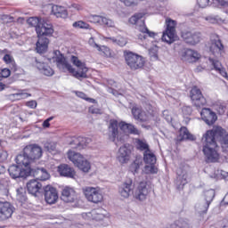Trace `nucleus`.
I'll return each instance as SVG.
<instances>
[{
	"label": "nucleus",
	"instance_id": "obj_38",
	"mask_svg": "<svg viewBox=\"0 0 228 228\" xmlns=\"http://www.w3.org/2000/svg\"><path fill=\"white\" fill-rule=\"evenodd\" d=\"M69 145H75L72 148L77 149V151H81L86 147V138L78 137L72 142H69Z\"/></svg>",
	"mask_w": 228,
	"mask_h": 228
},
{
	"label": "nucleus",
	"instance_id": "obj_1",
	"mask_svg": "<svg viewBox=\"0 0 228 228\" xmlns=\"http://www.w3.org/2000/svg\"><path fill=\"white\" fill-rule=\"evenodd\" d=\"M118 126L119 129H121L123 133H126L128 134H140V130H138L134 125L128 124L124 121H121L118 124V121L116 119H110L109 124V138L110 142H113L115 145H117V147L124 142V138H122L118 133Z\"/></svg>",
	"mask_w": 228,
	"mask_h": 228
},
{
	"label": "nucleus",
	"instance_id": "obj_44",
	"mask_svg": "<svg viewBox=\"0 0 228 228\" xmlns=\"http://www.w3.org/2000/svg\"><path fill=\"white\" fill-rule=\"evenodd\" d=\"M145 174H158L156 164H148L144 167Z\"/></svg>",
	"mask_w": 228,
	"mask_h": 228
},
{
	"label": "nucleus",
	"instance_id": "obj_28",
	"mask_svg": "<svg viewBox=\"0 0 228 228\" xmlns=\"http://www.w3.org/2000/svg\"><path fill=\"white\" fill-rule=\"evenodd\" d=\"M57 172L61 177H68L69 179H74L76 177V170H74L68 164H61L57 167Z\"/></svg>",
	"mask_w": 228,
	"mask_h": 228
},
{
	"label": "nucleus",
	"instance_id": "obj_55",
	"mask_svg": "<svg viewBox=\"0 0 228 228\" xmlns=\"http://www.w3.org/2000/svg\"><path fill=\"white\" fill-rule=\"evenodd\" d=\"M206 201H203L200 204L196 205V209H198L199 213H208V211H204V204Z\"/></svg>",
	"mask_w": 228,
	"mask_h": 228
},
{
	"label": "nucleus",
	"instance_id": "obj_14",
	"mask_svg": "<svg viewBox=\"0 0 228 228\" xmlns=\"http://www.w3.org/2000/svg\"><path fill=\"white\" fill-rule=\"evenodd\" d=\"M53 60L56 61L60 70H62V72H65V70H68V72H74V68H72V65L67 61V59H65V56H63L61 52L56 50L53 52Z\"/></svg>",
	"mask_w": 228,
	"mask_h": 228
},
{
	"label": "nucleus",
	"instance_id": "obj_6",
	"mask_svg": "<svg viewBox=\"0 0 228 228\" xmlns=\"http://www.w3.org/2000/svg\"><path fill=\"white\" fill-rule=\"evenodd\" d=\"M201 143L203 146L202 151L206 157L207 163H216V161H218L220 159L218 151L215 150L218 147V144L206 141H201Z\"/></svg>",
	"mask_w": 228,
	"mask_h": 228
},
{
	"label": "nucleus",
	"instance_id": "obj_4",
	"mask_svg": "<svg viewBox=\"0 0 228 228\" xmlns=\"http://www.w3.org/2000/svg\"><path fill=\"white\" fill-rule=\"evenodd\" d=\"M27 22L29 26L36 28L37 35H53L54 33L53 24L47 22L44 18L30 17Z\"/></svg>",
	"mask_w": 228,
	"mask_h": 228
},
{
	"label": "nucleus",
	"instance_id": "obj_26",
	"mask_svg": "<svg viewBox=\"0 0 228 228\" xmlns=\"http://www.w3.org/2000/svg\"><path fill=\"white\" fill-rule=\"evenodd\" d=\"M202 120L208 124V126H213L217 120L216 113H215L211 109L203 108L200 111Z\"/></svg>",
	"mask_w": 228,
	"mask_h": 228
},
{
	"label": "nucleus",
	"instance_id": "obj_64",
	"mask_svg": "<svg viewBox=\"0 0 228 228\" xmlns=\"http://www.w3.org/2000/svg\"><path fill=\"white\" fill-rule=\"evenodd\" d=\"M50 121L45 119L44 122H43V127L45 128H47V127H51V123H49Z\"/></svg>",
	"mask_w": 228,
	"mask_h": 228
},
{
	"label": "nucleus",
	"instance_id": "obj_13",
	"mask_svg": "<svg viewBox=\"0 0 228 228\" xmlns=\"http://www.w3.org/2000/svg\"><path fill=\"white\" fill-rule=\"evenodd\" d=\"M190 97L192 101V104H194L197 110H200V108L208 104V102L206 101V98L202 94V92L197 86H193L191 88L190 92Z\"/></svg>",
	"mask_w": 228,
	"mask_h": 228
},
{
	"label": "nucleus",
	"instance_id": "obj_63",
	"mask_svg": "<svg viewBox=\"0 0 228 228\" xmlns=\"http://www.w3.org/2000/svg\"><path fill=\"white\" fill-rule=\"evenodd\" d=\"M221 176L223 179H225V181H228V172L227 171H221Z\"/></svg>",
	"mask_w": 228,
	"mask_h": 228
},
{
	"label": "nucleus",
	"instance_id": "obj_61",
	"mask_svg": "<svg viewBox=\"0 0 228 228\" xmlns=\"http://www.w3.org/2000/svg\"><path fill=\"white\" fill-rule=\"evenodd\" d=\"M68 8H73L74 10H81V5L78 4H71L70 5L68 6Z\"/></svg>",
	"mask_w": 228,
	"mask_h": 228
},
{
	"label": "nucleus",
	"instance_id": "obj_11",
	"mask_svg": "<svg viewBox=\"0 0 228 228\" xmlns=\"http://www.w3.org/2000/svg\"><path fill=\"white\" fill-rule=\"evenodd\" d=\"M175 184L178 190H183L185 184H188L190 179V167L183 166L176 170Z\"/></svg>",
	"mask_w": 228,
	"mask_h": 228
},
{
	"label": "nucleus",
	"instance_id": "obj_52",
	"mask_svg": "<svg viewBox=\"0 0 228 228\" xmlns=\"http://www.w3.org/2000/svg\"><path fill=\"white\" fill-rule=\"evenodd\" d=\"M200 8H206L209 6V0H197Z\"/></svg>",
	"mask_w": 228,
	"mask_h": 228
},
{
	"label": "nucleus",
	"instance_id": "obj_41",
	"mask_svg": "<svg viewBox=\"0 0 228 228\" xmlns=\"http://www.w3.org/2000/svg\"><path fill=\"white\" fill-rule=\"evenodd\" d=\"M205 19L210 24H224V20H222V18H220V16L218 15H209L207 16Z\"/></svg>",
	"mask_w": 228,
	"mask_h": 228
},
{
	"label": "nucleus",
	"instance_id": "obj_10",
	"mask_svg": "<svg viewBox=\"0 0 228 228\" xmlns=\"http://www.w3.org/2000/svg\"><path fill=\"white\" fill-rule=\"evenodd\" d=\"M8 172L9 175H11L12 179H19L20 177H29V175H31V167H24L19 164L12 165L9 167Z\"/></svg>",
	"mask_w": 228,
	"mask_h": 228
},
{
	"label": "nucleus",
	"instance_id": "obj_42",
	"mask_svg": "<svg viewBox=\"0 0 228 228\" xmlns=\"http://www.w3.org/2000/svg\"><path fill=\"white\" fill-rule=\"evenodd\" d=\"M100 26H106V28H115V21L110 18L102 16Z\"/></svg>",
	"mask_w": 228,
	"mask_h": 228
},
{
	"label": "nucleus",
	"instance_id": "obj_48",
	"mask_svg": "<svg viewBox=\"0 0 228 228\" xmlns=\"http://www.w3.org/2000/svg\"><path fill=\"white\" fill-rule=\"evenodd\" d=\"M44 148L47 152H54V151H56V144L54 142H46L44 144Z\"/></svg>",
	"mask_w": 228,
	"mask_h": 228
},
{
	"label": "nucleus",
	"instance_id": "obj_29",
	"mask_svg": "<svg viewBox=\"0 0 228 228\" xmlns=\"http://www.w3.org/2000/svg\"><path fill=\"white\" fill-rule=\"evenodd\" d=\"M30 175L36 177V181H47L51 177L47 169L44 167H37L31 168L30 167Z\"/></svg>",
	"mask_w": 228,
	"mask_h": 228
},
{
	"label": "nucleus",
	"instance_id": "obj_22",
	"mask_svg": "<svg viewBox=\"0 0 228 228\" xmlns=\"http://www.w3.org/2000/svg\"><path fill=\"white\" fill-rule=\"evenodd\" d=\"M43 191L45 193V200L47 204H56L58 201V191L56 188L46 185L44 187Z\"/></svg>",
	"mask_w": 228,
	"mask_h": 228
},
{
	"label": "nucleus",
	"instance_id": "obj_54",
	"mask_svg": "<svg viewBox=\"0 0 228 228\" xmlns=\"http://www.w3.org/2000/svg\"><path fill=\"white\" fill-rule=\"evenodd\" d=\"M11 74H12V70H10V69H4L1 71L2 77H10Z\"/></svg>",
	"mask_w": 228,
	"mask_h": 228
},
{
	"label": "nucleus",
	"instance_id": "obj_39",
	"mask_svg": "<svg viewBox=\"0 0 228 228\" xmlns=\"http://www.w3.org/2000/svg\"><path fill=\"white\" fill-rule=\"evenodd\" d=\"M135 147L137 151H141L143 152H151V148L149 147V143L147 141L142 139H135Z\"/></svg>",
	"mask_w": 228,
	"mask_h": 228
},
{
	"label": "nucleus",
	"instance_id": "obj_24",
	"mask_svg": "<svg viewBox=\"0 0 228 228\" xmlns=\"http://www.w3.org/2000/svg\"><path fill=\"white\" fill-rule=\"evenodd\" d=\"M38 40L36 44V51L39 54L47 53L49 47V38L45 37H51V35H37Z\"/></svg>",
	"mask_w": 228,
	"mask_h": 228
},
{
	"label": "nucleus",
	"instance_id": "obj_27",
	"mask_svg": "<svg viewBox=\"0 0 228 228\" xmlns=\"http://www.w3.org/2000/svg\"><path fill=\"white\" fill-rule=\"evenodd\" d=\"M131 111L134 120H138V122H149V115H147V112L142 107L134 105L132 107Z\"/></svg>",
	"mask_w": 228,
	"mask_h": 228
},
{
	"label": "nucleus",
	"instance_id": "obj_35",
	"mask_svg": "<svg viewBox=\"0 0 228 228\" xmlns=\"http://www.w3.org/2000/svg\"><path fill=\"white\" fill-rule=\"evenodd\" d=\"M180 141L189 140L190 142H195V136L190 133L186 126H182L179 130Z\"/></svg>",
	"mask_w": 228,
	"mask_h": 228
},
{
	"label": "nucleus",
	"instance_id": "obj_56",
	"mask_svg": "<svg viewBox=\"0 0 228 228\" xmlns=\"http://www.w3.org/2000/svg\"><path fill=\"white\" fill-rule=\"evenodd\" d=\"M151 60H158V51L156 50H150V53H149Z\"/></svg>",
	"mask_w": 228,
	"mask_h": 228
},
{
	"label": "nucleus",
	"instance_id": "obj_33",
	"mask_svg": "<svg viewBox=\"0 0 228 228\" xmlns=\"http://www.w3.org/2000/svg\"><path fill=\"white\" fill-rule=\"evenodd\" d=\"M52 13L55 15L58 19H67L69 17V12L63 6L53 5L52 7Z\"/></svg>",
	"mask_w": 228,
	"mask_h": 228
},
{
	"label": "nucleus",
	"instance_id": "obj_53",
	"mask_svg": "<svg viewBox=\"0 0 228 228\" xmlns=\"http://www.w3.org/2000/svg\"><path fill=\"white\" fill-rule=\"evenodd\" d=\"M182 111H183V115L190 116V115H191L193 110L190 106H183Z\"/></svg>",
	"mask_w": 228,
	"mask_h": 228
},
{
	"label": "nucleus",
	"instance_id": "obj_57",
	"mask_svg": "<svg viewBox=\"0 0 228 228\" xmlns=\"http://www.w3.org/2000/svg\"><path fill=\"white\" fill-rule=\"evenodd\" d=\"M214 3H216V4H219V6H222V8H224L225 5L227 4L228 1H225V0H214Z\"/></svg>",
	"mask_w": 228,
	"mask_h": 228
},
{
	"label": "nucleus",
	"instance_id": "obj_60",
	"mask_svg": "<svg viewBox=\"0 0 228 228\" xmlns=\"http://www.w3.org/2000/svg\"><path fill=\"white\" fill-rule=\"evenodd\" d=\"M27 106L28 108H31L32 110H35V108H37V102L36 101L28 102Z\"/></svg>",
	"mask_w": 228,
	"mask_h": 228
},
{
	"label": "nucleus",
	"instance_id": "obj_62",
	"mask_svg": "<svg viewBox=\"0 0 228 228\" xmlns=\"http://www.w3.org/2000/svg\"><path fill=\"white\" fill-rule=\"evenodd\" d=\"M217 72H219V74H221L223 77H227V72L225 71V69H224V68L218 69Z\"/></svg>",
	"mask_w": 228,
	"mask_h": 228
},
{
	"label": "nucleus",
	"instance_id": "obj_21",
	"mask_svg": "<svg viewBox=\"0 0 228 228\" xmlns=\"http://www.w3.org/2000/svg\"><path fill=\"white\" fill-rule=\"evenodd\" d=\"M61 200L67 204L77 202V192L72 187H65L61 191Z\"/></svg>",
	"mask_w": 228,
	"mask_h": 228
},
{
	"label": "nucleus",
	"instance_id": "obj_43",
	"mask_svg": "<svg viewBox=\"0 0 228 228\" xmlns=\"http://www.w3.org/2000/svg\"><path fill=\"white\" fill-rule=\"evenodd\" d=\"M17 199L20 202H26V189L20 187L16 190Z\"/></svg>",
	"mask_w": 228,
	"mask_h": 228
},
{
	"label": "nucleus",
	"instance_id": "obj_7",
	"mask_svg": "<svg viewBox=\"0 0 228 228\" xmlns=\"http://www.w3.org/2000/svg\"><path fill=\"white\" fill-rule=\"evenodd\" d=\"M227 134L225 129L221 126H214L213 129L208 130L202 136L201 142L216 143V141L222 142V138Z\"/></svg>",
	"mask_w": 228,
	"mask_h": 228
},
{
	"label": "nucleus",
	"instance_id": "obj_5",
	"mask_svg": "<svg viewBox=\"0 0 228 228\" xmlns=\"http://www.w3.org/2000/svg\"><path fill=\"white\" fill-rule=\"evenodd\" d=\"M68 159L69 161H72L75 167H77V168H79V170L82 172H90L92 166L90 165L89 161L86 160L83 155H81V153H76L72 151H69Z\"/></svg>",
	"mask_w": 228,
	"mask_h": 228
},
{
	"label": "nucleus",
	"instance_id": "obj_46",
	"mask_svg": "<svg viewBox=\"0 0 228 228\" xmlns=\"http://www.w3.org/2000/svg\"><path fill=\"white\" fill-rule=\"evenodd\" d=\"M208 61L211 63V65H213V67H214L215 70H216V72H217V70H220V69L224 68L222 66V62L216 59H213V58L209 57Z\"/></svg>",
	"mask_w": 228,
	"mask_h": 228
},
{
	"label": "nucleus",
	"instance_id": "obj_50",
	"mask_svg": "<svg viewBox=\"0 0 228 228\" xmlns=\"http://www.w3.org/2000/svg\"><path fill=\"white\" fill-rule=\"evenodd\" d=\"M221 146L224 152H228V134L221 139Z\"/></svg>",
	"mask_w": 228,
	"mask_h": 228
},
{
	"label": "nucleus",
	"instance_id": "obj_58",
	"mask_svg": "<svg viewBox=\"0 0 228 228\" xmlns=\"http://www.w3.org/2000/svg\"><path fill=\"white\" fill-rule=\"evenodd\" d=\"M8 186V182L6 180H0V190H6V187Z\"/></svg>",
	"mask_w": 228,
	"mask_h": 228
},
{
	"label": "nucleus",
	"instance_id": "obj_18",
	"mask_svg": "<svg viewBox=\"0 0 228 228\" xmlns=\"http://www.w3.org/2000/svg\"><path fill=\"white\" fill-rule=\"evenodd\" d=\"M224 44L218 37V35H213L211 38L210 53L216 56V58H220L224 53Z\"/></svg>",
	"mask_w": 228,
	"mask_h": 228
},
{
	"label": "nucleus",
	"instance_id": "obj_9",
	"mask_svg": "<svg viewBox=\"0 0 228 228\" xmlns=\"http://www.w3.org/2000/svg\"><path fill=\"white\" fill-rule=\"evenodd\" d=\"M124 56L126 62L131 70H138V69H142L145 65L143 57L137 53L133 52H124Z\"/></svg>",
	"mask_w": 228,
	"mask_h": 228
},
{
	"label": "nucleus",
	"instance_id": "obj_47",
	"mask_svg": "<svg viewBox=\"0 0 228 228\" xmlns=\"http://www.w3.org/2000/svg\"><path fill=\"white\" fill-rule=\"evenodd\" d=\"M88 20H89V22H93L94 24H101L102 16L91 14L88 17Z\"/></svg>",
	"mask_w": 228,
	"mask_h": 228
},
{
	"label": "nucleus",
	"instance_id": "obj_25",
	"mask_svg": "<svg viewBox=\"0 0 228 228\" xmlns=\"http://www.w3.org/2000/svg\"><path fill=\"white\" fill-rule=\"evenodd\" d=\"M27 190L30 195H34V197H37L40 193H44V187L42 186V183L38 182V180H30L27 183Z\"/></svg>",
	"mask_w": 228,
	"mask_h": 228
},
{
	"label": "nucleus",
	"instance_id": "obj_32",
	"mask_svg": "<svg viewBox=\"0 0 228 228\" xmlns=\"http://www.w3.org/2000/svg\"><path fill=\"white\" fill-rule=\"evenodd\" d=\"M36 67L40 70L44 76H47L48 77H51V76H54V69L49 66V64L45 62H40L36 60Z\"/></svg>",
	"mask_w": 228,
	"mask_h": 228
},
{
	"label": "nucleus",
	"instance_id": "obj_31",
	"mask_svg": "<svg viewBox=\"0 0 228 228\" xmlns=\"http://www.w3.org/2000/svg\"><path fill=\"white\" fill-rule=\"evenodd\" d=\"M3 61H4V63H6V65L9 66L12 72H14L16 76H19L20 74H22L23 70L17 67V63L15 62V59H13V56H12L11 54L6 53L3 57Z\"/></svg>",
	"mask_w": 228,
	"mask_h": 228
},
{
	"label": "nucleus",
	"instance_id": "obj_2",
	"mask_svg": "<svg viewBox=\"0 0 228 228\" xmlns=\"http://www.w3.org/2000/svg\"><path fill=\"white\" fill-rule=\"evenodd\" d=\"M42 148L37 144H29L23 149V153L19 154L15 161L20 167H31V161L42 158Z\"/></svg>",
	"mask_w": 228,
	"mask_h": 228
},
{
	"label": "nucleus",
	"instance_id": "obj_37",
	"mask_svg": "<svg viewBox=\"0 0 228 228\" xmlns=\"http://www.w3.org/2000/svg\"><path fill=\"white\" fill-rule=\"evenodd\" d=\"M167 228H191V223L185 219H178Z\"/></svg>",
	"mask_w": 228,
	"mask_h": 228
},
{
	"label": "nucleus",
	"instance_id": "obj_20",
	"mask_svg": "<svg viewBox=\"0 0 228 228\" xmlns=\"http://www.w3.org/2000/svg\"><path fill=\"white\" fill-rule=\"evenodd\" d=\"M13 211H15V208H13L12 204L8 201H0V222H4V220H8V218H12Z\"/></svg>",
	"mask_w": 228,
	"mask_h": 228
},
{
	"label": "nucleus",
	"instance_id": "obj_51",
	"mask_svg": "<svg viewBox=\"0 0 228 228\" xmlns=\"http://www.w3.org/2000/svg\"><path fill=\"white\" fill-rule=\"evenodd\" d=\"M140 170V164L136 161L133 162L130 165V171L134 174H138V171Z\"/></svg>",
	"mask_w": 228,
	"mask_h": 228
},
{
	"label": "nucleus",
	"instance_id": "obj_16",
	"mask_svg": "<svg viewBox=\"0 0 228 228\" xmlns=\"http://www.w3.org/2000/svg\"><path fill=\"white\" fill-rule=\"evenodd\" d=\"M131 152H133V145L129 143H125L123 146L119 147L117 153V159L124 165L131 159Z\"/></svg>",
	"mask_w": 228,
	"mask_h": 228
},
{
	"label": "nucleus",
	"instance_id": "obj_34",
	"mask_svg": "<svg viewBox=\"0 0 228 228\" xmlns=\"http://www.w3.org/2000/svg\"><path fill=\"white\" fill-rule=\"evenodd\" d=\"M28 97H31V94L25 93L22 90H18L17 93L7 95L8 101H12V102H15V101H22V99H28Z\"/></svg>",
	"mask_w": 228,
	"mask_h": 228
},
{
	"label": "nucleus",
	"instance_id": "obj_12",
	"mask_svg": "<svg viewBox=\"0 0 228 228\" xmlns=\"http://www.w3.org/2000/svg\"><path fill=\"white\" fill-rule=\"evenodd\" d=\"M71 63L75 65V67H77L78 71H76V69H73V72H69V74H72L74 77L77 79H79L80 77L86 78L88 76L86 73L88 72V68H86V64L85 62H82L79 58L72 55L71 56Z\"/></svg>",
	"mask_w": 228,
	"mask_h": 228
},
{
	"label": "nucleus",
	"instance_id": "obj_49",
	"mask_svg": "<svg viewBox=\"0 0 228 228\" xmlns=\"http://www.w3.org/2000/svg\"><path fill=\"white\" fill-rule=\"evenodd\" d=\"M77 97L80 99H84L85 101H87L88 102H92V104H95L96 101L95 99L93 98H88L86 94L83 92H77Z\"/></svg>",
	"mask_w": 228,
	"mask_h": 228
},
{
	"label": "nucleus",
	"instance_id": "obj_23",
	"mask_svg": "<svg viewBox=\"0 0 228 228\" xmlns=\"http://www.w3.org/2000/svg\"><path fill=\"white\" fill-rule=\"evenodd\" d=\"M133 190H134V185H133V179L128 178L119 185L118 193L124 199H129L133 193Z\"/></svg>",
	"mask_w": 228,
	"mask_h": 228
},
{
	"label": "nucleus",
	"instance_id": "obj_36",
	"mask_svg": "<svg viewBox=\"0 0 228 228\" xmlns=\"http://www.w3.org/2000/svg\"><path fill=\"white\" fill-rule=\"evenodd\" d=\"M205 195V203L203 204V211H208L209 209V205L213 202L215 199V190L210 189L204 192Z\"/></svg>",
	"mask_w": 228,
	"mask_h": 228
},
{
	"label": "nucleus",
	"instance_id": "obj_17",
	"mask_svg": "<svg viewBox=\"0 0 228 228\" xmlns=\"http://www.w3.org/2000/svg\"><path fill=\"white\" fill-rule=\"evenodd\" d=\"M151 191V186L147 182H141L134 192V197L141 202L147 200V196Z\"/></svg>",
	"mask_w": 228,
	"mask_h": 228
},
{
	"label": "nucleus",
	"instance_id": "obj_8",
	"mask_svg": "<svg viewBox=\"0 0 228 228\" xmlns=\"http://www.w3.org/2000/svg\"><path fill=\"white\" fill-rule=\"evenodd\" d=\"M175 20L167 18L166 20V29L162 34L161 40L162 42H166V44H174L175 42V38H177V36L175 35V26H176Z\"/></svg>",
	"mask_w": 228,
	"mask_h": 228
},
{
	"label": "nucleus",
	"instance_id": "obj_40",
	"mask_svg": "<svg viewBox=\"0 0 228 228\" xmlns=\"http://www.w3.org/2000/svg\"><path fill=\"white\" fill-rule=\"evenodd\" d=\"M143 161L146 165H156V155L152 151H146L143 153Z\"/></svg>",
	"mask_w": 228,
	"mask_h": 228
},
{
	"label": "nucleus",
	"instance_id": "obj_15",
	"mask_svg": "<svg viewBox=\"0 0 228 228\" xmlns=\"http://www.w3.org/2000/svg\"><path fill=\"white\" fill-rule=\"evenodd\" d=\"M84 195L86 199L89 202H93L94 204H99V202H102V193L99 191L96 188L94 187H86L83 189Z\"/></svg>",
	"mask_w": 228,
	"mask_h": 228
},
{
	"label": "nucleus",
	"instance_id": "obj_45",
	"mask_svg": "<svg viewBox=\"0 0 228 228\" xmlns=\"http://www.w3.org/2000/svg\"><path fill=\"white\" fill-rule=\"evenodd\" d=\"M73 28H78L79 29H90V25L83 20L75 21Z\"/></svg>",
	"mask_w": 228,
	"mask_h": 228
},
{
	"label": "nucleus",
	"instance_id": "obj_30",
	"mask_svg": "<svg viewBox=\"0 0 228 228\" xmlns=\"http://www.w3.org/2000/svg\"><path fill=\"white\" fill-rule=\"evenodd\" d=\"M200 59V54L192 49H185L182 52V60L189 61V63H195Z\"/></svg>",
	"mask_w": 228,
	"mask_h": 228
},
{
	"label": "nucleus",
	"instance_id": "obj_3",
	"mask_svg": "<svg viewBox=\"0 0 228 228\" xmlns=\"http://www.w3.org/2000/svg\"><path fill=\"white\" fill-rule=\"evenodd\" d=\"M129 22L130 24H134L135 28L140 31V34L137 35L139 40H147L148 37H150V38H154V37L157 35L155 32H152L147 28V26H145V20H143V14L142 13L132 16L129 19Z\"/></svg>",
	"mask_w": 228,
	"mask_h": 228
},
{
	"label": "nucleus",
	"instance_id": "obj_19",
	"mask_svg": "<svg viewBox=\"0 0 228 228\" xmlns=\"http://www.w3.org/2000/svg\"><path fill=\"white\" fill-rule=\"evenodd\" d=\"M182 38L189 45H197L202 40V34L200 32L185 31L182 32Z\"/></svg>",
	"mask_w": 228,
	"mask_h": 228
},
{
	"label": "nucleus",
	"instance_id": "obj_59",
	"mask_svg": "<svg viewBox=\"0 0 228 228\" xmlns=\"http://www.w3.org/2000/svg\"><path fill=\"white\" fill-rule=\"evenodd\" d=\"M120 3H124L126 6H132V4H134V0H119Z\"/></svg>",
	"mask_w": 228,
	"mask_h": 228
}]
</instances>
